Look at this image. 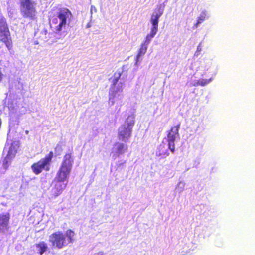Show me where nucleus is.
<instances>
[{"label":"nucleus","mask_w":255,"mask_h":255,"mask_svg":"<svg viewBox=\"0 0 255 255\" xmlns=\"http://www.w3.org/2000/svg\"><path fill=\"white\" fill-rule=\"evenodd\" d=\"M196 73L204 77L208 76L209 78H201L196 79L192 77L190 80V84L193 86H205L212 82L216 73L214 71L213 62L209 59H203L200 62V65L197 68Z\"/></svg>","instance_id":"nucleus-1"},{"label":"nucleus","mask_w":255,"mask_h":255,"mask_svg":"<svg viewBox=\"0 0 255 255\" xmlns=\"http://www.w3.org/2000/svg\"><path fill=\"white\" fill-rule=\"evenodd\" d=\"M71 17L72 14L70 10L67 8L61 9L56 16L50 19L51 28L56 33H65Z\"/></svg>","instance_id":"nucleus-2"},{"label":"nucleus","mask_w":255,"mask_h":255,"mask_svg":"<svg viewBox=\"0 0 255 255\" xmlns=\"http://www.w3.org/2000/svg\"><path fill=\"white\" fill-rule=\"evenodd\" d=\"M75 233L67 230L65 233L58 231L51 234L49 237V243L54 249H61L74 241Z\"/></svg>","instance_id":"nucleus-3"},{"label":"nucleus","mask_w":255,"mask_h":255,"mask_svg":"<svg viewBox=\"0 0 255 255\" xmlns=\"http://www.w3.org/2000/svg\"><path fill=\"white\" fill-rule=\"evenodd\" d=\"M53 156L52 152H50L44 158L41 159L39 161L33 164L31 167L32 172L36 175L41 173L43 170L48 171L49 165Z\"/></svg>","instance_id":"nucleus-4"},{"label":"nucleus","mask_w":255,"mask_h":255,"mask_svg":"<svg viewBox=\"0 0 255 255\" xmlns=\"http://www.w3.org/2000/svg\"><path fill=\"white\" fill-rule=\"evenodd\" d=\"M21 11L23 17L34 19L37 14L35 4L30 0H20Z\"/></svg>","instance_id":"nucleus-5"},{"label":"nucleus","mask_w":255,"mask_h":255,"mask_svg":"<svg viewBox=\"0 0 255 255\" xmlns=\"http://www.w3.org/2000/svg\"><path fill=\"white\" fill-rule=\"evenodd\" d=\"M0 40L3 42L8 50L12 48V40L9 29L4 19L0 20Z\"/></svg>","instance_id":"nucleus-6"},{"label":"nucleus","mask_w":255,"mask_h":255,"mask_svg":"<svg viewBox=\"0 0 255 255\" xmlns=\"http://www.w3.org/2000/svg\"><path fill=\"white\" fill-rule=\"evenodd\" d=\"M73 163L74 157L72 155V151H70L64 155L59 169L70 174Z\"/></svg>","instance_id":"nucleus-7"},{"label":"nucleus","mask_w":255,"mask_h":255,"mask_svg":"<svg viewBox=\"0 0 255 255\" xmlns=\"http://www.w3.org/2000/svg\"><path fill=\"white\" fill-rule=\"evenodd\" d=\"M164 6L160 4L158 5L153 11L151 15L150 23L151 24L150 28L158 30L159 19L164 12Z\"/></svg>","instance_id":"nucleus-8"},{"label":"nucleus","mask_w":255,"mask_h":255,"mask_svg":"<svg viewBox=\"0 0 255 255\" xmlns=\"http://www.w3.org/2000/svg\"><path fill=\"white\" fill-rule=\"evenodd\" d=\"M178 131L179 127L174 126L171 128L167 135L168 148L172 152H174L175 141L179 138Z\"/></svg>","instance_id":"nucleus-9"},{"label":"nucleus","mask_w":255,"mask_h":255,"mask_svg":"<svg viewBox=\"0 0 255 255\" xmlns=\"http://www.w3.org/2000/svg\"><path fill=\"white\" fill-rule=\"evenodd\" d=\"M67 183L55 178L54 187L51 191V198H54L59 196L65 189Z\"/></svg>","instance_id":"nucleus-10"},{"label":"nucleus","mask_w":255,"mask_h":255,"mask_svg":"<svg viewBox=\"0 0 255 255\" xmlns=\"http://www.w3.org/2000/svg\"><path fill=\"white\" fill-rule=\"evenodd\" d=\"M132 129L121 125L118 129V137L119 140L127 142L131 136Z\"/></svg>","instance_id":"nucleus-11"},{"label":"nucleus","mask_w":255,"mask_h":255,"mask_svg":"<svg viewBox=\"0 0 255 255\" xmlns=\"http://www.w3.org/2000/svg\"><path fill=\"white\" fill-rule=\"evenodd\" d=\"M128 149L126 145L122 143H116L112 149L111 155L114 159H116L120 155L124 154Z\"/></svg>","instance_id":"nucleus-12"},{"label":"nucleus","mask_w":255,"mask_h":255,"mask_svg":"<svg viewBox=\"0 0 255 255\" xmlns=\"http://www.w3.org/2000/svg\"><path fill=\"white\" fill-rule=\"evenodd\" d=\"M10 214L8 212L0 214V231L5 232L9 229Z\"/></svg>","instance_id":"nucleus-13"},{"label":"nucleus","mask_w":255,"mask_h":255,"mask_svg":"<svg viewBox=\"0 0 255 255\" xmlns=\"http://www.w3.org/2000/svg\"><path fill=\"white\" fill-rule=\"evenodd\" d=\"M123 102V96L121 94H116L111 92L109 94L108 106L111 107L114 105L115 103L118 104L119 103L120 106L122 105Z\"/></svg>","instance_id":"nucleus-14"},{"label":"nucleus","mask_w":255,"mask_h":255,"mask_svg":"<svg viewBox=\"0 0 255 255\" xmlns=\"http://www.w3.org/2000/svg\"><path fill=\"white\" fill-rule=\"evenodd\" d=\"M18 147H19V142L18 141H13L12 143L11 146L10 147L9 150L8 151V154L6 158V160H7V162H8V160H11L14 157V156L16 155V153L17 152Z\"/></svg>","instance_id":"nucleus-15"},{"label":"nucleus","mask_w":255,"mask_h":255,"mask_svg":"<svg viewBox=\"0 0 255 255\" xmlns=\"http://www.w3.org/2000/svg\"><path fill=\"white\" fill-rule=\"evenodd\" d=\"M148 46V45L144 43L141 44L140 47L138 50L137 55L135 57V66L138 65V62L141 61V57L143 56L146 53Z\"/></svg>","instance_id":"nucleus-16"},{"label":"nucleus","mask_w":255,"mask_h":255,"mask_svg":"<svg viewBox=\"0 0 255 255\" xmlns=\"http://www.w3.org/2000/svg\"><path fill=\"white\" fill-rule=\"evenodd\" d=\"M47 245L44 242H41L34 246L36 255H42L47 249Z\"/></svg>","instance_id":"nucleus-17"},{"label":"nucleus","mask_w":255,"mask_h":255,"mask_svg":"<svg viewBox=\"0 0 255 255\" xmlns=\"http://www.w3.org/2000/svg\"><path fill=\"white\" fill-rule=\"evenodd\" d=\"M134 124L135 115L134 114L132 113L128 116L124 123L122 125L128 128H130L132 129Z\"/></svg>","instance_id":"nucleus-18"},{"label":"nucleus","mask_w":255,"mask_h":255,"mask_svg":"<svg viewBox=\"0 0 255 255\" xmlns=\"http://www.w3.org/2000/svg\"><path fill=\"white\" fill-rule=\"evenodd\" d=\"M124 89V85L122 82H119L118 84L112 85L109 92L113 93L116 94H121Z\"/></svg>","instance_id":"nucleus-19"},{"label":"nucleus","mask_w":255,"mask_h":255,"mask_svg":"<svg viewBox=\"0 0 255 255\" xmlns=\"http://www.w3.org/2000/svg\"><path fill=\"white\" fill-rule=\"evenodd\" d=\"M70 174L59 169L55 178L68 183Z\"/></svg>","instance_id":"nucleus-20"},{"label":"nucleus","mask_w":255,"mask_h":255,"mask_svg":"<svg viewBox=\"0 0 255 255\" xmlns=\"http://www.w3.org/2000/svg\"><path fill=\"white\" fill-rule=\"evenodd\" d=\"M157 30L150 28V33L146 35L144 41L143 43L148 46L149 44L151 41L152 38L154 37V36L157 33Z\"/></svg>","instance_id":"nucleus-21"},{"label":"nucleus","mask_w":255,"mask_h":255,"mask_svg":"<svg viewBox=\"0 0 255 255\" xmlns=\"http://www.w3.org/2000/svg\"><path fill=\"white\" fill-rule=\"evenodd\" d=\"M209 18V15L208 12L205 10L202 11L199 16L198 17L197 24L198 25L201 23L206 19H208Z\"/></svg>","instance_id":"nucleus-22"},{"label":"nucleus","mask_w":255,"mask_h":255,"mask_svg":"<svg viewBox=\"0 0 255 255\" xmlns=\"http://www.w3.org/2000/svg\"><path fill=\"white\" fill-rule=\"evenodd\" d=\"M65 146V143L63 142H59L55 149V153L57 155H60L64 149Z\"/></svg>","instance_id":"nucleus-23"},{"label":"nucleus","mask_w":255,"mask_h":255,"mask_svg":"<svg viewBox=\"0 0 255 255\" xmlns=\"http://www.w3.org/2000/svg\"><path fill=\"white\" fill-rule=\"evenodd\" d=\"M185 186V182L182 181H181L179 182L177 184L175 188V190L176 191V192L180 193L184 190Z\"/></svg>","instance_id":"nucleus-24"},{"label":"nucleus","mask_w":255,"mask_h":255,"mask_svg":"<svg viewBox=\"0 0 255 255\" xmlns=\"http://www.w3.org/2000/svg\"><path fill=\"white\" fill-rule=\"evenodd\" d=\"M121 76V74L119 73H115L113 77L111 78V80L112 83V85H115L118 84V81Z\"/></svg>","instance_id":"nucleus-25"},{"label":"nucleus","mask_w":255,"mask_h":255,"mask_svg":"<svg viewBox=\"0 0 255 255\" xmlns=\"http://www.w3.org/2000/svg\"><path fill=\"white\" fill-rule=\"evenodd\" d=\"M90 11H91V14H92L94 12L96 13L97 12V9L95 7V6L92 5L91 6Z\"/></svg>","instance_id":"nucleus-26"},{"label":"nucleus","mask_w":255,"mask_h":255,"mask_svg":"<svg viewBox=\"0 0 255 255\" xmlns=\"http://www.w3.org/2000/svg\"><path fill=\"white\" fill-rule=\"evenodd\" d=\"M94 255H104V253L102 252H100L94 254Z\"/></svg>","instance_id":"nucleus-27"},{"label":"nucleus","mask_w":255,"mask_h":255,"mask_svg":"<svg viewBox=\"0 0 255 255\" xmlns=\"http://www.w3.org/2000/svg\"><path fill=\"white\" fill-rule=\"evenodd\" d=\"M166 153V152L165 151H163H163H162V152H161V153H160L159 154V155H160L164 154H165Z\"/></svg>","instance_id":"nucleus-28"},{"label":"nucleus","mask_w":255,"mask_h":255,"mask_svg":"<svg viewBox=\"0 0 255 255\" xmlns=\"http://www.w3.org/2000/svg\"><path fill=\"white\" fill-rule=\"evenodd\" d=\"M91 26V25L90 24H88L87 25V27L89 28Z\"/></svg>","instance_id":"nucleus-29"},{"label":"nucleus","mask_w":255,"mask_h":255,"mask_svg":"<svg viewBox=\"0 0 255 255\" xmlns=\"http://www.w3.org/2000/svg\"><path fill=\"white\" fill-rule=\"evenodd\" d=\"M26 134H28V131H26Z\"/></svg>","instance_id":"nucleus-30"}]
</instances>
